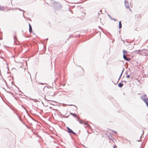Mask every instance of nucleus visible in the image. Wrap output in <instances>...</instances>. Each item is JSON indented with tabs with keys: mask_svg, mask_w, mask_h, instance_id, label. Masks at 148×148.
<instances>
[{
	"mask_svg": "<svg viewBox=\"0 0 148 148\" xmlns=\"http://www.w3.org/2000/svg\"><path fill=\"white\" fill-rule=\"evenodd\" d=\"M141 18V16L139 14H137L135 15V19L137 21L140 20Z\"/></svg>",
	"mask_w": 148,
	"mask_h": 148,
	"instance_id": "nucleus-1",
	"label": "nucleus"
},
{
	"mask_svg": "<svg viewBox=\"0 0 148 148\" xmlns=\"http://www.w3.org/2000/svg\"><path fill=\"white\" fill-rule=\"evenodd\" d=\"M67 128L68 130V132L69 133H71L73 134H75L76 133L73 132L72 130L68 127H67Z\"/></svg>",
	"mask_w": 148,
	"mask_h": 148,
	"instance_id": "nucleus-2",
	"label": "nucleus"
},
{
	"mask_svg": "<svg viewBox=\"0 0 148 148\" xmlns=\"http://www.w3.org/2000/svg\"><path fill=\"white\" fill-rule=\"evenodd\" d=\"M125 5L126 7V8H127V9H129V10L131 11L132 10H131L130 9V7H129L128 6V3L127 2V3L125 1Z\"/></svg>",
	"mask_w": 148,
	"mask_h": 148,
	"instance_id": "nucleus-3",
	"label": "nucleus"
},
{
	"mask_svg": "<svg viewBox=\"0 0 148 148\" xmlns=\"http://www.w3.org/2000/svg\"><path fill=\"white\" fill-rule=\"evenodd\" d=\"M123 57L124 59L127 61H128L130 60V58H127V56L125 55H124L123 56Z\"/></svg>",
	"mask_w": 148,
	"mask_h": 148,
	"instance_id": "nucleus-4",
	"label": "nucleus"
},
{
	"mask_svg": "<svg viewBox=\"0 0 148 148\" xmlns=\"http://www.w3.org/2000/svg\"><path fill=\"white\" fill-rule=\"evenodd\" d=\"M147 96L146 95H144L141 96V99L143 100H144L147 98Z\"/></svg>",
	"mask_w": 148,
	"mask_h": 148,
	"instance_id": "nucleus-5",
	"label": "nucleus"
},
{
	"mask_svg": "<svg viewBox=\"0 0 148 148\" xmlns=\"http://www.w3.org/2000/svg\"><path fill=\"white\" fill-rule=\"evenodd\" d=\"M29 32H32V27L31 25L29 24Z\"/></svg>",
	"mask_w": 148,
	"mask_h": 148,
	"instance_id": "nucleus-6",
	"label": "nucleus"
},
{
	"mask_svg": "<svg viewBox=\"0 0 148 148\" xmlns=\"http://www.w3.org/2000/svg\"><path fill=\"white\" fill-rule=\"evenodd\" d=\"M123 84H122V83H119L118 84V86L120 88L122 87V86H123Z\"/></svg>",
	"mask_w": 148,
	"mask_h": 148,
	"instance_id": "nucleus-7",
	"label": "nucleus"
},
{
	"mask_svg": "<svg viewBox=\"0 0 148 148\" xmlns=\"http://www.w3.org/2000/svg\"><path fill=\"white\" fill-rule=\"evenodd\" d=\"M143 101L145 102V103H147V102H148V98L147 97L146 99H144V100Z\"/></svg>",
	"mask_w": 148,
	"mask_h": 148,
	"instance_id": "nucleus-8",
	"label": "nucleus"
},
{
	"mask_svg": "<svg viewBox=\"0 0 148 148\" xmlns=\"http://www.w3.org/2000/svg\"><path fill=\"white\" fill-rule=\"evenodd\" d=\"M121 27H122L121 23V21H120L119 22V28L120 29L121 28Z\"/></svg>",
	"mask_w": 148,
	"mask_h": 148,
	"instance_id": "nucleus-9",
	"label": "nucleus"
},
{
	"mask_svg": "<svg viewBox=\"0 0 148 148\" xmlns=\"http://www.w3.org/2000/svg\"><path fill=\"white\" fill-rule=\"evenodd\" d=\"M71 114L72 115H73V116H75V117L77 116L76 114L72 113H71Z\"/></svg>",
	"mask_w": 148,
	"mask_h": 148,
	"instance_id": "nucleus-10",
	"label": "nucleus"
},
{
	"mask_svg": "<svg viewBox=\"0 0 148 148\" xmlns=\"http://www.w3.org/2000/svg\"><path fill=\"white\" fill-rule=\"evenodd\" d=\"M79 123H81V124H82V123H84V122L83 121H82V120H79Z\"/></svg>",
	"mask_w": 148,
	"mask_h": 148,
	"instance_id": "nucleus-11",
	"label": "nucleus"
},
{
	"mask_svg": "<svg viewBox=\"0 0 148 148\" xmlns=\"http://www.w3.org/2000/svg\"><path fill=\"white\" fill-rule=\"evenodd\" d=\"M86 127L88 128H90V125H89L88 124H87V125H86Z\"/></svg>",
	"mask_w": 148,
	"mask_h": 148,
	"instance_id": "nucleus-12",
	"label": "nucleus"
},
{
	"mask_svg": "<svg viewBox=\"0 0 148 148\" xmlns=\"http://www.w3.org/2000/svg\"><path fill=\"white\" fill-rule=\"evenodd\" d=\"M3 7L0 6V10H3Z\"/></svg>",
	"mask_w": 148,
	"mask_h": 148,
	"instance_id": "nucleus-13",
	"label": "nucleus"
},
{
	"mask_svg": "<svg viewBox=\"0 0 148 148\" xmlns=\"http://www.w3.org/2000/svg\"><path fill=\"white\" fill-rule=\"evenodd\" d=\"M123 52L124 54H126L127 53V52L125 50H123Z\"/></svg>",
	"mask_w": 148,
	"mask_h": 148,
	"instance_id": "nucleus-14",
	"label": "nucleus"
},
{
	"mask_svg": "<svg viewBox=\"0 0 148 148\" xmlns=\"http://www.w3.org/2000/svg\"><path fill=\"white\" fill-rule=\"evenodd\" d=\"M112 131L114 132V133L115 134H117V132H116V131Z\"/></svg>",
	"mask_w": 148,
	"mask_h": 148,
	"instance_id": "nucleus-15",
	"label": "nucleus"
},
{
	"mask_svg": "<svg viewBox=\"0 0 148 148\" xmlns=\"http://www.w3.org/2000/svg\"><path fill=\"white\" fill-rule=\"evenodd\" d=\"M130 77V75H128L127 76H126V77L127 78H129Z\"/></svg>",
	"mask_w": 148,
	"mask_h": 148,
	"instance_id": "nucleus-16",
	"label": "nucleus"
},
{
	"mask_svg": "<svg viewBox=\"0 0 148 148\" xmlns=\"http://www.w3.org/2000/svg\"><path fill=\"white\" fill-rule=\"evenodd\" d=\"M117 147L116 145H114V146L113 147V148H115L116 147Z\"/></svg>",
	"mask_w": 148,
	"mask_h": 148,
	"instance_id": "nucleus-17",
	"label": "nucleus"
},
{
	"mask_svg": "<svg viewBox=\"0 0 148 148\" xmlns=\"http://www.w3.org/2000/svg\"><path fill=\"white\" fill-rule=\"evenodd\" d=\"M84 123V124H85V125H87V124H87L86 123Z\"/></svg>",
	"mask_w": 148,
	"mask_h": 148,
	"instance_id": "nucleus-18",
	"label": "nucleus"
}]
</instances>
